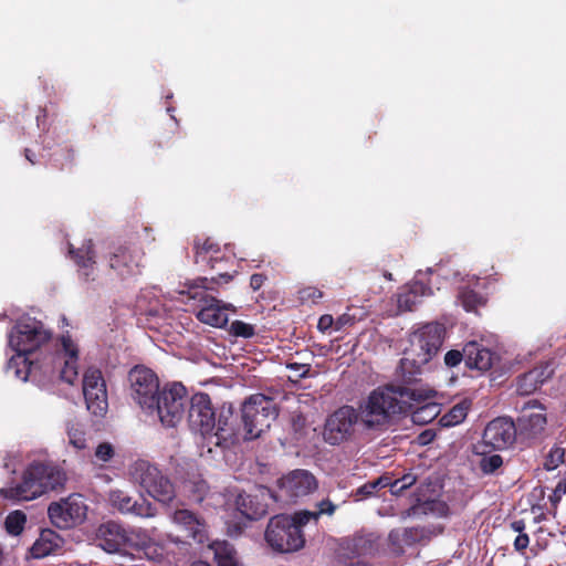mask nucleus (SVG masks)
Returning a JSON list of instances; mask_svg holds the SVG:
<instances>
[{
  "instance_id": "1",
  "label": "nucleus",
  "mask_w": 566,
  "mask_h": 566,
  "mask_svg": "<svg viewBox=\"0 0 566 566\" xmlns=\"http://www.w3.org/2000/svg\"><path fill=\"white\" fill-rule=\"evenodd\" d=\"M65 471L53 462L33 461L23 471L20 482L3 489L2 495L17 501H31L51 491L64 489Z\"/></svg>"
},
{
  "instance_id": "2",
  "label": "nucleus",
  "mask_w": 566,
  "mask_h": 566,
  "mask_svg": "<svg viewBox=\"0 0 566 566\" xmlns=\"http://www.w3.org/2000/svg\"><path fill=\"white\" fill-rule=\"evenodd\" d=\"M412 392L405 391L399 397L391 387L384 386L373 390L368 398L359 405L360 424L368 431L386 430L396 415L407 413L411 410L409 405Z\"/></svg>"
},
{
  "instance_id": "3",
  "label": "nucleus",
  "mask_w": 566,
  "mask_h": 566,
  "mask_svg": "<svg viewBox=\"0 0 566 566\" xmlns=\"http://www.w3.org/2000/svg\"><path fill=\"white\" fill-rule=\"evenodd\" d=\"M419 357L410 356L409 352L405 350V356L400 359L399 365L395 371V382L387 385L401 397L402 392H412L415 396L410 397L409 405L416 407L426 400H430L436 397L437 391L429 385L424 384L422 376V366L427 363L418 361Z\"/></svg>"
},
{
  "instance_id": "4",
  "label": "nucleus",
  "mask_w": 566,
  "mask_h": 566,
  "mask_svg": "<svg viewBox=\"0 0 566 566\" xmlns=\"http://www.w3.org/2000/svg\"><path fill=\"white\" fill-rule=\"evenodd\" d=\"M279 416L274 399L263 394L248 397L241 406V423L244 440H253L270 429Z\"/></svg>"
},
{
  "instance_id": "5",
  "label": "nucleus",
  "mask_w": 566,
  "mask_h": 566,
  "mask_svg": "<svg viewBox=\"0 0 566 566\" xmlns=\"http://www.w3.org/2000/svg\"><path fill=\"white\" fill-rule=\"evenodd\" d=\"M305 524L300 520L298 512L294 515H275L269 521L264 534L265 541L279 553L296 552L305 544L302 532Z\"/></svg>"
},
{
  "instance_id": "6",
  "label": "nucleus",
  "mask_w": 566,
  "mask_h": 566,
  "mask_svg": "<svg viewBox=\"0 0 566 566\" xmlns=\"http://www.w3.org/2000/svg\"><path fill=\"white\" fill-rule=\"evenodd\" d=\"M132 481L138 484L150 497L163 505L176 499V489L170 479L155 464L139 459L129 468Z\"/></svg>"
},
{
  "instance_id": "7",
  "label": "nucleus",
  "mask_w": 566,
  "mask_h": 566,
  "mask_svg": "<svg viewBox=\"0 0 566 566\" xmlns=\"http://www.w3.org/2000/svg\"><path fill=\"white\" fill-rule=\"evenodd\" d=\"M143 258L144 251L132 239L112 242L105 255L108 269L122 281L140 273Z\"/></svg>"
},
{
  "instance_id": "8",
  "label": "nucleus",
  "mask_w": 566,
  "mask_h": 566,
  "mask_svg": "<svg viewBox=\"0 0 566 566\" xmlns=\"http://www.w3.org/2000/svg\"><path fill=\"white\" fill-rule=\"evenodd\" d=\"M195 249V262L201 265H208L216 275L210 277L212 283H217L218 280H224L226 283L234 279L237 274L235 259L233 255H227V253L220 248V245L213 242L210 238H206L203 241L196 239L193 241Z\"/></svg>"
},
{
  "instance_id": "9",
  "label": "nucleus",
  "mask_w": 566,
  "mask_h": 566,
  "mask_svg": "<svg viewBox=\"0 0 566 566\" xmlns=\"http://www.w3.org/2000/svg\"><path fill=\"white\" fill-rule=\"evenodd\" d=\"M51 336L41 321L28 316L18 321L9 336V344L27 361L25 356L48 343Z\"/></svg>"
},
{
  "instance_id": "10",
  "label": "nucleus",
  "mask_w": 566,
  "mask_h": 566,
  "mask_svg": "<svg viewBox=\"0 0 566 566\" xmlns=\"http://www.w3.org/2000/svg\"><path fill=\"white\" fill-rule=\"evenodd\" d=\"M187 401L186 387L175 382L164 387L155 397L154 407L147 410L156 412L163 426L174 428L182 420Z\"/></svg>"
},
{
  "instance_id": "11",
  "label": "nucleus",
  "mask_w": 566,
  "mask_h": 566,
  "mask_svg": "<svg viewBox=\"0 0 566 566\" xmlns=\"http://www.w3.org/2000/svg\"><path fill=\"white\" fill-rule=\"evenodd\" d=\"M358 423H360L358 410L353 406H342L326 418L323 439L331 446H339L353 438Z\"/></svg>"
},
{
  "instance_id": "12",
  "label": "nucleus",
  "mask_w": 566,
  "mask_h": 566,
  "mask_svg": "<svg viewBox=\"0 0 566 566\" xmlns=\"http://www.w3.org/2000/svg\"><path fill=\"white\" fill-rule=\"evenodd\" d=\"M444 335L443 324L428 323L411 334L410 346L406 350L410 356L419 357L418 361L429 363L440 350Z\"/></svg>"
},
{
  "instance_id": "13",
  "label": "nucleus",
  "mask_w": 566,
  "mask_h": 566,
  "mask_svg": "<svg viewBox=\"0 0 566 566\" xmlns=\"http://www.w3.org/2000/svg\"><path fill=\"white\" fill-rule=\"evenodd\" d=\"M127 380L132 399L142 409L154 407L155 397L161 390L157 375L144 365H136L129 370Z\"/></svg>"
},
{
  "instance_id": "14",
  "label": "nucleus",
  "mask_w": 566,
  "mask_h": 566,
  "mask_svg": "<svg viewBox=\"0 0 566 566\" xmlns=\"http://www.w3.org/2000/svg\"><path fill=\"white\" fill-rule=\"evenodd\" d=\"M87 506L78 494H72L48 507L51 523L61 530H69L82 524L86 518Z\"/></svg>"
},
{
  "instance_id": "15",
  "label": "nucleus",
  "mask_w": 566,
  "mask_h": 566,
  "mask_svg": "<svg viewBox=\"0 0 566 566\" xmlns=\"http://www.w3.org/2000/svg\"><path fill=\"white\" fill-rule=\"evenodd\" d=\"M188 423L189 428L195 433H199L205 441L203 446L207 447L209 436H211L216 429V412L209 395L198 392L190 398Z\"/></svg>"
},
{
  "instance_id": "16",
  "label": "nucleus",
  "mask_w": 566,
  "mask_h": 566,
  "mask_svg": "<svg viewBox=\"0 0 566 566\" xmlns=\"http://www.w3.org/2000/svg\"><path fill=\"white\" fill-rule=\"evenodd\" d=\"M242 427L238 422L231 403H223L219 410L218 419H216V429L209 436L207 443L208 452H212V447L228 448L235 443Z\"/></svg>"
},
{
  "instance_id": "17",
  "label": "nucleus",
  "mask_w": 566,
  "mask_h": 566,
  "mask_svg": "<svg viewBox=\"0 0 566 566\" xmlns=\"http://www.w3.org/2000/svg\"><path fill=\"white\" fill-rule=\"evenodd\" d=\"M83 395L87 410L94 416H104L108 408L107 390L103 374L90 367L83 375Z\"/></svg>"
},
{
  "instance_id": "18",
  "label": "nucleus",
  "mask_w": 566,
  "mask_h": 566,
  "mask_svg": "<svg viewBox=\"0 0 566 566\" xmlns=\"http://www.w3.org/2000/svg\"><path fill=\"white\" fill-rule=\"evenodd\" d=\"M188 294L191 298H199L202 303L201 308L197 313V318L213 327H223L228 323V315L226 313L227 306L216 297L208 295L206 292L207 285H188Z\"/></svg>"
},
{
  "instance_id": "19",
  "label": "nucleus",
  "mask_w": 566,
  "mask_h": 566,
  "mask_svg": "<svg viewBox=\"0 0 566 566\" xmlns=\"http://www.w3.org/2000/svg\"><path fill=\"white\" fill-rule=\"evenodd\" d=\"M517 432L512 419L499 417L486 424L479 444L490 447L492 450H506L514 444Z\"/></svg>"
},
{
  "instance_id": "20",
  "label": "nucleus",
  "mask_w": 566,
  "mask_h": 566,
  "mask_svg": "<svg viewBox=\"0 0 566 566\" xmlns=\"http://www.w3.org/2000/svg\"><path fill=\"white\" fill-rule=\"evenodd\" d=\"M546 424V408L538 400H528L523 405L516 426L521 437L536 439L544 432Z\"/></svg>"
},
{
  "instance_id": "21",
  "label": "nucleus",
  "mask_w": 566,
  "mask_h": 566,
  "mask_svg": "<svg viewBox=\"0 0 566 566\" xmlns=\"http://www.w3.org/2000/svg\"><path fill=\"white\" fill-rule=\"evenodd\" d=\"M94 541L96 546L108 554L119 553L127 545H133V537L118 522L106 521L95 530Z\"/></svg>"
},
{
  "instance_id": "22",
  "label": "nucleus",
  "mask_w": 566,
  "mask_h": 566,
  "mask_svg": "<svg viewBox=\"0 0 566 566\" xmlns=\"http://www.w3.org/2000/svg\"><path fill=\"white\" fill-rule=\"evenodd\" d=\"M281 496L294 502L298 497L314 492L317 486L316 478L306 470H294L277 481Z\"/></svg>"
},
{
  "instance_id": "23",
  "label": "nucleus",
  "mask_w": 566,
  "mask_h": 566,
  "mask_svg": "<svg viewBox=\"0 0 566 566\" xmlns=\"http://www.w3.org/2000/svg\"><path fill=\"white\" fill-rule=\"evenodd\" d=\"M67 256L74 262L77 271L88 277L95 270L96 252L92 239H85L81 247L67 242Z\"/></svg>"
},
{
  "instance_id": "24",
  "label": "nucleus",
  "mask_w": 566,
  "mask_h": 566,
  "mask_svg": "<svg viewBox=\"0 0 566 566\" xmlns=\"http://www.w3.org/2000/svg\"><path fill=\"white\" fill-rule=\"evenodd\" d=\"M499 356L478 342H469L464 345V364L470 369L486 371L492 368Z\"/></svg>"
},
{
  "instance_id": "25",
  "label": "nucleus",
  "mask_w": 566,
  "mask_h": 566,
  "mask_svg": "<svg viewBox=\"0 0 566 566\" xmlns=\"http://www.w3.org/2000/svg\"><path fill=\"white\" fill-rule=\"evenodd\" d=\"M376 549L377 541L373 534H356L342 543L338 557L346 563V559L373 554Z\"/></svg>"
},
{
  "instance_id": "26",
  "label": "nucleus",
  "mask_w": 566,
  "mask_h": 566,
  "mask_svg": "<svg viewBox=\"0 0 566 566\" xmlns=\"http://www.w3.org/2000/svg\"><path fill=\"white\" fill-rule=\"evenodd\" d=\"M172 521L185 527L188 536L198 543H203L207 538V525L203 518L193 512L182 509L177 510L172 514Z\"/></svg>"
},
{
  "instance_id": "27",
  "label": "nucleus",
  "mask_w": 566,
  "mask_h": 566,
  "mask_svg": "<svg viewBox=\"0 0 566 566\" xmlns=\"http://www.w3.org/2000/svg\"><path fill=\"white\" fill-rule=\"evenodd\" d=\"M429 538V531L422 526L396 528L390 531L388 541L396 551H403V546H412Z\"/></svg>"
},
{
  "instance_id": "28",
  "label": "nucleus",
  "mask_w": 566,
  "mask_h": 566,
  "mask_svg": "<svg viewBox=\"0 0 566 566\" xmlns=\"http://www.w3.org/2000/svg\"><path fill=\"white\" fill-rule=\"evenodd\" d=\"M64 539L53 530L41 531L39 537L30 547V555L33 558H44L62 548Z\"/></svg>"
},
{
  "instance_id": "29",
  "label": "nucleus",
  "mask_w": 566,
  "mask_h": 566,
  "mask_svg": "<svg viewBox=\"0 0 566 566\" xmlns=\"http://www.w3.org/2000/svg\"><path fill=\"white\" fill-rule=\"evenodd\" d=\"M430 285H402L397 293V305L399 311H412L427 295H432Z\"/></svg>"
},
{
  "instance_id": "30",
  "label": "nucleus",
  "mask_w": 566,
  "mask_h": 566,
  "mask_svg": "<svg viewBox=\"0 0 566 566\" xmlns=\"http://www.w3.org/2000/svg\"><path fill=\"white\" fill-rule=\"evenodd\" d=\"M492 451L490 447H484L483 444L478 443L474 446V453L480 457L478 467L484 475L499 474L504 465L503 457Z\"/></svg>"
},
{
  "instance_id": "31",
  "label": "nucleus",
  "mask_w": 566,
  "mask_h": 566,
  "mask_svg": "<svg viewBox=\"0 0 566 566\" xmlns=\"http://www.w3.org/2000/svg\"><path fill=\"white\" fill-rule=\"evenodd\" d=\"M238 511L249 520H259L268 512V505L258 495L241 493L235 499Z\"/></svg>"
},
{
  "instance_id": "32",
  "label": "nucleus",
  "mask_w": 566,
  "mask_h": 566,
  "mask_svg": "<svg viewBox=\"0 0 566 566\" xmlns=\"http://www.w3.org/2000/svg\"><path fill=\"white\" fill-rule=\"evenodd\" d=\"M548 377V375L545 376V369L528 370L517 378L516 391L521 396H528L535 392Z\"/></svg>"
},
{
  "instance_id": "33",
  "label": "nucleus",
  "mask_w": 566,
  "mask_h": 566,
  "mask_svg": "<svg viewBox=\"0 0 566 566\" xmlns=\"http://www.w3.org/2000/svg\"><path fill=\"white\" fill-rule=\"evenodd\" d=\"M210 548L213 551L218 566H243L238 558L237 551L229 542L214 541L210 544Z\"/></svg>"
},
{
  "instance_id": "34",
  "label": "nucleus",
  "mask_w": 566,
  "mask_h": 566,
  "mask_svg": "<svg viewBox=\"0 0 566 566\" xmlns=\"http://www.w3.org/2000/svg\"><path fill=\"white\" fill-rule=\"evenodd\" d=\"M124 515H132L139 518H153L158 515V509L144 494H139L135 496L128 506V511H126Z\"/></svg>"
},
{
  "instance_id": "35",
  "label": "nucleus",
  "mask_w": 566,
  "mask_h": 566,
  "mask_svg": "<svg viewBox=\"0 0 566 566\" xmlns=\"http://www.w3.org/2000/svg\"><path fill=\"white\" fill-rule=\"evenodd\" d=\"M458 300L462 304L465 311H476L479 307L486 304V296L474 289L471 285H462L458 292Z\"/></svg>"
},
{
  "instance_id": "36",
  "label": "nucleus",
  "mask_w": 566,
  "mask_h": 566,
  "mask_svg": "<svg viewBox=\"0 0 566 566\" xmlns=\"http://www.w3.org/2000/svg\"><path fill=\"white\" fill-rule=\"evenodd\" d=\"M422 406L416 408L411 413V419L417 424H427L434 420L440 413V405L426 400Z\"/></svg>"
},
{
  "instance_id": "37",
  "label": "nucleus",
  "mask_w": 566,
  "mask_h": 566,
  "mask_svg": "<svg viewBox=\"0 0 566 566\" xmlns=\"http://www.w3.org/2000/svg\"><path fill=\"white\" fill-rule=\"evenodd\" d=\"M128 533L133 537V545H127V547L144 549L145 554L154 559L157 548L151 544V537L148 535L147 531L133 528L128 531Z\"/></svg>"
},
{
  "instance_id": "38",
  "label": "nucleus",
  "mask_w": 566,
  "mask_h": 566,
  "mask_svg": "<svg viewBox=\"0 0 566 566\" xmlns=\"http://www.w3.org/2000/svg\"><path fill=\"white\" fill-rule=\"evenodd\" d=\"M470 401L462 400L454 405L446 415L442 416L440 422L444 427H452L461 423L468 416Z\"/></svg>"
},
{
  "instance_id": "39",
  "label": "nucleus",
  "mask_w": 566,
  "mask_h": 566,
  "mask_svg": "<svg viewBox=\"0 0 566 566\" xmlns=\"http://www.w3.org/2000/svg\"><path fill=\"white\" fill-rule=\"evenodd\" d=\"M337 509L329 499H323L316 504L315 511H300L298 516L303 523H308L311 520L317 521L321 515L332 516Z\"/></svg>"
},
{
  "instance_id": "40",
  "label": "nucleus",
  "mask_w": 566,
  "mask_h": 566,
  "mask_svg": "<svg viewBox=\"0 0 566 566\" xmlns=\"http://www.w3.org/2000/svg\"><path fill=\"white\" fill-rule=\"evenodd\" d=\"M27 524V515L22 511H13L9 513L4 520V527L8 534L19 536L24 531Z\"/></svg>"
},
{
  "instance_id": "41",
  "label": "nucleus",
  "mask_w": 566,
  "mask_h": 566,
  "mask_svg": "<svg viewBox=\"0 0 566 566\" xmlns=\"http://www.w3.org/2000/svg\"><path fill=\"white\" fill-rule=\"evenodd\" d=\"M134 499L135 496L123 490H112L108 493L109 505L123 515L128 511Z\"/></svg>"
},
{
  "instance_id": "42",
  "label": "nucleus",
  "mask_w": 566,
  "mask_h": 566,
  "mask_svg": "<svg viewBox=\"0 0 566 566\" xmlns=\"http://www.w3.org/2000/svg\"><path fill=\"white\" fill-rule=\"evenodd\" d=\"M390 483L389 476H380L376 480L369 481L356 490V496L366 499L376 494V491L386 488Z\"/></svg>"
},
{
  "instance_id": "43",
  "label": "nucleus",
  "mask_w": 566,
  "mask_h": 566,
  "mask_svg": "<svg viewBox=\"0 0 566 566\" xmlns=\"http://www.w3.org/2000/svg\"><path fill=\"white\" fill-rule=\"evenodd\" d=\"M565 449L562 447H553L548 454L546 455L545 462H544V469L546 471H553L557 469L562 463L565 461Z\"/></svg>"
},
{
  "instance_id": "44",
  "label": "nucleus",
  "mask_w": 566,
  "mask_h": 566,
  "mask_svg": "<svg viewBox=\"0 0 566 566\" xmlns=\"http://www.w3.org/2000/svg\"><path fill=\"white\" fill-rule=\"evenodd\" d=\"M428 272L430 274L436 273L437 279H441L444 281H452L453 283H459L463 281V279L460 277V273L452 272V269L449 266V264H437L434 269L429 268Z\"/></svg>"
},
{
  "instance_id": "45",
  "label": "nucleus",
  "mask_w": 566,
  "mask_h": 566,
  "mask_svg": "<svg viewBox=\"0 0 566 566\" xmlns=\"http://www.w3.org/2000/svg\"><path fill=\"white\" fill-rule=\"evenodd\" d=\"M297 293L302 304H316L323 297L322 291L316 285H306Z\"/></svg>"
},
{
  "instance_id": "46",
  "label": "nucleus",
  "mask_w": 566,
  "mask_h": 566,
  "mask_svg": "<svg viewBox=\"0 0 566 566\" xmlns=\"http://www.w3.org/2000/svg\"><path fill=\"white\" fill-rule=\"evenodd\" d=\"M77 358H67L61 369L60 377L63 381L73 385L77 378Z\"/></svg>"
},
{
  "instance_id": "47",
  "label": "nucleus",
  "mask_w": 566,
  "mask_h": 566,
  "mask_svg": "<svg viewBox=\"0 0 566 566\" xmlns=\"http://www.w3.org/2000/svg\"><path fill=\"white\" fill-rule=\"evenodd\" d=\"M189 493L195 502L201 503L209 493V486L203 480L193 481L189 485Z\"/></svg>"
},
{
  "instance_id": "48",
  "label": "nucleus",
  "mask_w": 566,
  "mask_h": 566,
  "mask_svg": "<svg viewBox=\"0 0 566 566\" xmlns=\"http://www.w3.org/2000/svg\"><path fill=\"white\" fill-rule=\"evenodd\" d=\"M230 333L235 337L250 338L255 334L254 326L242 321L231 323Z\"/></svg>"
},
{
  "instance_id": "49",
  "label": "nucleus",
  "mask_w": 566,
  "mask_h": 566,
  "mask_svg": "<svg viewBox=\"0 0 566 566\" xmlns=\"http://www.w3.org/2000/svg\"><path fill=\"white\" fill-rule=\"evenodd\" d=\"M566 494V479H563L558 481L557 485L553 490L552 494L549 495L548 500L552 504V514L553 516H556L558 504L562 500V497Z\"/></svg>"
},
{
  "instance_id": "50",
  "label": "nucleus",
  "mask_w": 566,
  "mask_h": 566,
  "mask_svg": "<svg viewBox=\"0 0 566 566\" xmlns=\"http://www.w3.org/2000/svg\"><path fill=\"white\" fill-rule=\"evenodd\" d=\"M115 455V449L109 442H102L95 449V458L103 463L109 462Z\"/></svg>"
},
{
  "instance_id": "51",
  "label": "nucleus",
  "mask_w": 566,
  "mask_h": 566,
  "mask_svg": "<svg viewBox=\"0 0 566 566\" xmlns=\"http://www.w3.org/2000/svg\"><path fill=\"white\" fill-rule=\"evenodd\" d=\"M67 434H69L70 443L74 448H76L78 450L85 448L86 440H85L84 433L81 430H78L76 428H70Z\"/></svg>"
},
{
  "instance_id": "52",
  "label": "nucleus",
  "mask_w": 566,
  "mask_h": 566,
  "mask_svg": "<svg viewBox=\"0 0 566 566\" xmlns=\"http://www.w3.org/2000/svg\"><path fill=\"white\" fill-rule=\"evenodd\" d=\"M62 348L69 358H77L78 349L70 335H63L61 338Z\"/></svg>"
},
{
  "instance_id": "53",
  "label": "nucleus",
  "mask_w": 566,
  "mask_h": 566,
  "mask_svg": "<svg viewBox=\"0 0 566 566\" xmlns=\"http://www.w3.org/2000/svg\"><path fill=\"white\" fill-rule=\"evenodd\" d=\"M464 360V348L462 350L451 349L444 355V364L448 367H455Z\"/></svg>"
},
{
  "instance_id": "54",
  "label": "nucleus",
  "mask_w": 566,
  "mask_h": 566,
  "mask_svg": "<svg viewBox=\"0 0 566 566\" xmlns=\"http://www.w3.org/2000/svg\"><path fill=\"white\" fill-rule=\"evenodd\" d=\"M287 368H290L291 370H294L296 373V377H298V378L305 377L311 370L310 365L297 364V363L287 364Z\"/></svg>"
},
{
  "instance_id": "55",
  "label": "nucleus",
  "mask_w": 566,
  "mask_h": 566,
  "mask_svg": "<svg viewBox=\"0 0 566 566\" xmlns=\"http://www.w3.org/2000/svg\"><path fill=\"white\" fill-rule=\"evenodd\" d=\"M334 323H335V321H334L333 316L329 314H325L319 317L318 323H317V328L321 332H326L327 329H329L333 326Z\"/></svg>"
},
{
  "instance_id": "56",
  "label": "nucleus",
  "mask_w": 566,
  "mask_h": 566,
  "mask_svg": "<svg viewBox=\"0 0 566 566\" xmlns=\"http://www.w3.org/2000/svg\"><path fill=\"white\" fill-rule=\"evenodd\" d=\"M530 544V537L527 534H518L514 541V548L517 552H523Z\"/></svg>"
},
{
  "instance_id": "57",
  "label": "nucleus",
  "mask_w": 566,
  "mask_h": 566,
  "mask_svg": "<svg viewBox=\"0 0 566 566\" xmlns=\"http://www.w3.org/2000/svg\"><path fill=\"white\" fill-rule=\"evenodd\" d=\"M387 486H389L390 492L394 495H400L406 490V488L402 486V483L399 479H396L394 481L390 480V483H388Z\"/></svg>"
},
{
  "instance_id": "58",
  "label": "nucleus",
  "mask_w": 566,
  "mask_h": 566,
  "mask_svg": "<svg viewBox=\"0 0 566 566\" xmlns=\"http://www.w3.org/2000/svg\"><path fill=\"white\" fill-rule=\"evenodd\" d=\"M399 480L401 481L402 486H405L407 490L417 482V476L413 473H406L399 478Z\"/></svg>"
},
{
  "instance_id": "59",
  "label": "nucleus",
  "mask_w": 566,
  "mask_h": 566,
  "mask_svg": "<svg viewBox=\"0 0 566 566\" xmlns=\"http://www.w3.org/2000/svg\"><path fill=\"white\" fill-rule=\"evenodd\" d=\"M353 322V317L348 314H343L340 315L336 321H335V325H336V329H340L342 327H344L346 324H349Z\"/></svg>"
},
{
  "instance_id": "60",
  "label": "nucleus",
  "mask_w": 566,
  "mask_h": 566,
  "mask_svg": "<svg viewBox=\"0 0 566 566\" xmlns=\"http://www.w3.org/2000/svg\"><path fill=\"white\" fill-rule=\"evenodd\" d=\"M511 527L514 532H517L520 534H524L523 531L525 530V522L523 520L514 521L511 524Z\"/></svg>"
},
{
  "instance_id": "61",
  "label": "nucleus",
  "mask_w": 566,
  "mask_h": 566,
  "mask_svg": "<svg viewBox=\"0 0 566 566\" xmlns=\"http://www.w3.org/2000/svg\"><path fill=\"white\" fill-rule=\"evenodd\" d=\"M266 280H269V277L266 275H264L263 273H254L250 277V283L251 284L263 283Z\"/></svg>"
},
{
  "instance_id": "62",
  "label": "nucleus",
  "mask_w": 566,
  "mask_h": 566,
  "mask_svg": "<svg viewBox=\"0 0 566 566\" xmlns=\"http://www.w3.org/2000/svg\"><path fill=\"white\" fill-rule=\"evenodd\" d=\"M424 505H426V509H428L430 511H433L436 506H439L441 509H446V505L443 503L436 502V501H426Z\"/></svg>"
},
{
  "instance_id": "63",
  "label": "nucleus",
  "mask_w": 566,
  "mask_h": 566,
  "mask_svg": "<svg viewBox=\"0 0 566 566\" xmlns=\"http://www.w3.org/2000/svg\"><path fill=\"white\" fill-rule=\"evenodd\" d=\"M432 437H433V434H432V433H430V432L426 431V432H423V433H421V434L419 436V441H420L422 444H426V443H428V442H429V440H430Z\"/></svg>"
},
{
  "instance_id": "64",
  "label": "nucleus",
  "mask_w": 566,
  "mask_h": 566,
  "mask_svg": "<svg viewBox=\"0 0 566 566\" xmlns=\"http://www.w3.org/2000/svg\"><path fill=\"white\" fill-rule=\"evenodd\" d=\"M347 566H370V565L361 559H357L355 562H350Z\"/></svg>"
}]
</instances>
